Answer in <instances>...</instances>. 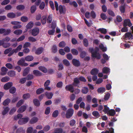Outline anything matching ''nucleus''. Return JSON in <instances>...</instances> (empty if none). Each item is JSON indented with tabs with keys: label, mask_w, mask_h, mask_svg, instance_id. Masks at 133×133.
Listing matches in <instances>:
<instances>
[{
	"label": "nucleus",
	"mask_w": 133,
	"mask_h": 133,
	"mask_svg": "<svg viewBox=\"0 0 133 133\" xmlns=\"http://www.w3.org/2000/svg\"><path fill=\"white\" fill-rule=\"evenodd\" d=\"M8 75L11 77H13L16 75L15 72L14 71H9L8 73Z\"/></svg>",
	"instance_id": "36"
},
{
	"label": "nucleus",
	"mask_w": 133,
	"mask_h": 133,
	"mask_svg": "<svg viewBox=\"0 0 133 133\" xmlns=\"http://www.w3.org/2000/svg\"><path fill=\"white\" fill-rule=\"evenodd\" d=\"M33 74L36 76H40L42 75V73L40 72L39 71L35 70L33 71Z\"/></svg>",
	"instance_id": "15"
},
{
	"label": "nucleus",
	"mask_w": 133,
	"mask_h": 133,
	"mask_svg": "<svg viewBox=\"0 0 133 133\" xmlns=\"http://www.w3.org/2000/svg\"><path fill=\"white\" fill-rule=\"evenodd\" d=\"M52 14L49 15L47 19V21L48 23L49 24L52 22Z\"/></svg>",
	"instance_id": "38"
},
{
	"label": "nucleus",
	"mask_w": 133,
	"mask_h": 133,
	"mask_svg": "<svg viewBox=\"0 0 133 133\" xmlns=\"http://www.w3.org/2000/svg\"><path fill=\"white\" fill-rule=\"evenodd\" d=\"M88 92V89L87 87H84L82 89L81 92L84 94H87Z\"/></svg>",
	"instance_id": "35"
},
{
	"label": "nucleus",
	"mask_w": 133,
	"mask_h": 133,
	"mask_svg": "<svg viewBox=\"0 0 133 133\" xmlns=\"http://www.w3.org/2000/svg\"><path fill=\"white\" fill-rule=\"evenodd\" d=\"M30 97V95L29 93H27L24 94L22 96L23 98L24 99H27Z\"/></svg>",
	"instance_id": "37"
},
{
	"label": "nucleus",
	"mask_w": 133,
	"mask_h": 133,
	"mask_svg": "<svg viewBox=\"0 0 133 133\" xmlns=\"http://www.w3.org/2000/svg\"><path fill=\"white\" fill-rule=\"evenodd\" d=\"M38 120V118L37 117H33L30 120V123L31 124L35 123Z\"/></svg>",
	"instance_id": "27"
},
{
	"label": "nucleus",
	"mask_w": 133,
	"mask_h": 133,
	"mask_svg": "<svg viewBox=\"0 0 133 133\" xmlns=\"http://www.w3.org/2000/svg\"><path fill=\"white\" fill-rule=\"evenodd\" d=\"M99 72V70L97 68L92 69L90 71V74L92 75H96Z\"/></svg>",
	"instance_id": "18"
},
{
	"label": "nucleus",
	"mask_w": 133,
	"mask_h": 133,
	"mask_svg": "<svg viewBox=\"0 0 133 133\" xmlns=\"http://www.w3.org/2000/svg\"><path fill=\"white\" fill-rule=\"evenodd\" d=\"M45 95L47 98L49 99H51L53 95V94L52 92H45Z\"/></svg>",
	"instance_id": "16"
},
{
	"label": "nucleus",
	"mask_w": 133,
	"mask_h": 133,
	"mask_svg": "<svg viewBox=\"0 0 133 133\" xmlns=\"http://www.w3.org/2000/svg\"><path fill=\"white\" fill-rule=\"evenodd\" d=\"M74 113V110L72 108L69 109L67 111L66 114V117L67 118H70L72 116Z\"/></svg>",
	"instance_id": "5"
},
{
	"label": "nucleus",
	"mask_w": 133,
	"mask_h": 133,
	"mask_svg": "<svg viewBox=\"0 0 133 133\" xmlns=\"http://www.w3.org/2000/svg\"><path fill=\"white\" fill-rule=\"evenodd\" d=\"M63 85V82L62 81H60L57 83L56 86L57 88H60L62 87Z\"/></svg>",
	"instance_id": "62"
},
{
	"label": "nucleus",
	"mask_w": 133,
	"mask_h": 133,
	"mask_svg": "<svg viewBox=\"0 0 133 133\" xmlns=\"http://www.w3.org/2000/svg\"><path fill=\"white\" fill-rule=\"evenodd\" d=\"M105 88L103 87H100L97 89V91L98 93H103L105 91Z\"/></svg>",
	"instance_id": "48"
},
{
	"label": "nucleus",
	"mask_w": 133,
	"mask_h": 133,
	"mask_svg": "<svg viewBox=\"0 0 133 133\" xmlns=\"http://www.w3.org/2000/svg\"><path fill=\"white\" fill-rule=\"evenodd\" d=\"M21 20L22 22H25L28 21V19L27 17L23 16L21 18Z\"/></svg>",
	"instance_id": "59"
},
{
	"label": "nucleus",
	"mask_w": 133,
	"mask_h": 133,
	"mask_svg": "<svg viewBox=\"0 0 133 133\" xmlns=\"http://www.w3.org/2000/svg\"><path fill=\"white\" fill-rule=\"evenodd\" d=\"M26 107L25 105H23L21 106L18 110L17 112L19 113H21L23 112L26 110Z\"/></svg>",
	"instance_id": "14"
},
{
	"label": "nucleus",
	"mask_w": 133,
	"mask_h": 133,
	"mask_svg": "<svg viewBox=\"0 0 133 133\" xmlns=\"http://www.w3.org/2000/svg\"><path fill=\"white\" fill-rule=\"evenodd\" d=\"M36 10V6L35 5L32 6L31 8L30 11L32 14L34 13Z\"/></svg>",
	"instance_id": "40"
},
{
	"label": "nucleus",
	"mask_w": 133,
	"mask_h": 133,
	"mask_svg": "<svg viewBox=\"0 0 133 133\" xmlns=\"http://www.w3.org/2000/svg\"><path fill=\"white\" fill-rule=\"evenodd\" d=\"M114 129L112 128H110L109 129V131L106 130L105 132L103 131L101 133H114Z\"/></svg>",
	"instance_id": "39"
},
{
	"label": "nucleus",
	"mask_w": 133,
	"mask_h": 133,
	"mask_svg": "<svg viewBox=\"0 0 133 133\" xmlns=\"http://www.w3.org/2000/svg\"><path fill=\"white\" fill-rule=\"evenodd\" d=\"M104 109L103 111L105 114L108 113L109 111V109L107 105H105L104 106Z\"/></svg>",
	"instance_id": "51"
},
{
	"label": "nucleus",
	"mask_w": 133,
	"mask_h": 133,
	"mask_svg": "<svg viewBox=\"0 0 133 133\" xmlns=\"http://www.w3.org/2000/svg\"><path fill=\"white\" fill-rule=\"evenodd\" d=\"M12 85V82H8L4 85V88L5 90H8L10 88Z\"/></svg>",
	"instance_id": "11"
},
{
	"label": "nucleus",
	"mask_w": 133,
	"mask_h": 133,
	"mask_svg": "<svg viewBox=\"0 0 133 133\" xmlns=\"http://www.w3.org/2000/svg\"><path fill=\"white\" fill-rule=\"evenodd\" d=\"M71 52L72 54L76 56L78 54V51L75 49H71Z\"/></svg>",
	"instance_id": "42"
},
{
	"label": "nucleus",
	"mask_w": 133,
	"mask_h": 133,
	"mask_svg": "<svg viewBox=\"0 0 133 133\" xmlns=\"http://www.w3.org/2000/svg\"><path fill=\"white\" fill-rule=\"evenodd\" d=\"M61 99L60 98H57L54 100V103L55 105H57L61 102Z\"/></svg>",
	"instance_id": "63"
},
{
	"label": "nucleus",
	"mask_w": 133,
	"mask_h": 133,
	"mask_svg": "<svg viewBox=\"0 0 133 133\" xmlns=\"http://www.w3.org/2000/svg\"><path fill=\"white\" fill-rule=\"evenodd\" d=\"M24 102V101L23 99H21L19 100L16 104V107L18 108Z\"/></svg>",
	"instance_id": "55"
},
{
	"label": "nucleus",
	"mask_w": 133,
	"mask_h": 133,
	"mask_svg": "<svg viewBox=\"0 0 133 133\" xmlns=\"http://www.w3.org/2000/svg\"><path fill=\"white\" fill-rule=\"evenodd\" d=\"M125 39L126 40L133 39V35L130 32H127L125 34Z\"/></svg>",
	"instance_id": "9"
},
{
	"label": "nucleus",
	"mask_w": 133,
	"mask_h": 133,
	"mask_svg": "<svg viewBox=\"0 0 133 133\" xmlns=\"http://www.w3.org/2000/svg\"><path fill=\"white\" fill-rule=\"evenodd\" d=\"M28 39L29 41L30 42H34L36 41L37 40L35 38L32 36H30L28 37Z\"/></svg>",
	"instance_id": "58"
},
{
	"label": "nucleus",
	"mask_w": 133,
	"mask_h": 133,
	"mask_svg": "<svg viewBox=\"0 0 133 133\" xmlns=\"http://www.w3.org/2000/svg\"><path fill=\"white\" fill-rule=\"evenodd\" d=\"M92 115L96 118H98L100 116V115L99 113L97 111H94L92 113Z\"/></svg>",
	"instance_id": "24"
},
{
	"label": "nucleus",
	"mask_w": 133,
	"mask_h": 133,
	"mask_svg": "<svg viewBox=\"0 0 133 133\" xmlns=\"http://www.w3.org/2000/svg\"><path fill=\"white\" fill-rule=\"evenodd\" d=\"M33 103L37 107H39L40 105V102L37 99H35L33 100Z\"/></svg>",
	"instance_id": "23"
},
{
	"label": "nucleus",
	"mask_w": 133,
	"mask_h": 133,
	"mask_svg": "<svg viewBox=\"0 0 133 133\" xmlns=\"http://www.w3.org/2000/svg\"><path fill=\"white\" fill-rule=\"evenodd\" d=\"M4 110L3 111L2 114L3 115H5L9 111V108L8 107H3Z\"/></svg>",
	"instance_id": "25"
},
{
	"label": "nucleus",
	"mask_w": 133,
	"mask_h": 133,
	"mask_svg": "<svg viewBox=\"0 0 133 133\" xmlns=\"http://www.w3.org/2000/svg\"><path fill=\"white\" fill-rule=\"evenodd\" d=\"M39 29L38 28H35L32 29L31 31V34L33 36H36L39 33Z\"/></svg>",
	"instance_id": "8"
},
{
	"label": "nucleus",
	"mask_w": 133,
	"mask_h": 133,
	"mask_svg": "<svg viewBox=\"0 0 133 133\" xmlns=\"http://www.w3.org/2000/svg\"><path fill=\"white\" fill-rule=\"evenodd\" d=\"M25 59L24 58H22L21 59L17 62V64L20 65H22L24 62H25Z\"/></svg>",
	"instance_id": "32"
},
{
	"label": "nucleus",
	"mask_w": 133,
	"mask_h": 133,
	"mask_svg": "<svg viewBox=\"0 0 133 133\" xmlns=\"http://www.w3.org/2000/svg\"><path fill=\"white\" fill-rule=\"evenodd\" d=\"M44 89L42 88L38 89L36 91V94L37 95H39L44 92Z\"/></svg>",
	"instance_id": "26"
},
{
	"label": "nucleus",
	"mask_w": 133,
	"mask_h": 133,
	"mask_svg": "<svg viewBox=\"0 0 133 133\" xmlns=\"http://www.w3.org/2000/svg\"><path fill=\"white\" fill-rule=\"evenodd\" d=\"M110 69L107 67H105L103 68L102 71L104 74H108L109 71Z\"/></svg>",
	"instance_id": "41"
},
{
	"label": "nucleus",
	"mask_w": 133,
	"mask_h": 133,
	"mask_svg": "<svg viewBox=\"0 0 133 133\" xmlns=\"http://www.w3.org/2000/svg\"><path fill=\"white\" fill-rule=\"evenodd\" d=\"M132 25V24L129 19H125L124 21L123 24L124 27L127 26H128L129 27H130Z\"/></svg>",
	"instance_id": "6"
},
{
	"label": "nucleus",
	"mask_w": 133,
	"mask_h": 133,
	"mask_svg": "<svg viewBox=\"0 0 133 133\" xmlns=\"http://www.w3.org/2000/svg\"><path fill=\"white\" fill-rule=\"evenodd\" d=\"M108 14L112 17H114L115 16L114 13L111 10L109 9L108 10Z\"/></svg>",
	"instance_id": "60"
},
{
	"label": "nucleus",
	"mask_w": 133,
	"mask_h": 133,
	"mask_svg": "<svg viewBox=\"0 0 133 133\" xmlns=\"http://www.w3.org/2000/svg\"><path fill=\"white\" fill-rule=\"evenodd\" d=\"M46 16H43L42 17L41 19V22L43 24H44L46 22Z\"/></svg>",
	"instance_id": "56"
},
{
	"label": "nucleus",
	"mask_w": 133,
	"mask_h": 133,
	"mask_svg": "<svg viewBox=\"0 0 133 133\" xmlns=\"http://www.w3.org/2000/svg\"><path fill=\"white\" fill-rule=\"evenodd\" d=\"M99 47L100 49H101L103 52L106 51L107 50V48L104 47L102 44H100L99 45Z\"/></svg>",
	"instance_id": "44"
},
{
	"label": "nucleus",
	"mask_w": 133,
	"mask_h": 133,
	"mask_svg": "<svg viewBox=\"0 0 133 133\" xmlns=\"http://www.w3.org/2000/svg\"><path fill=\"white\" fill-rule=\"evenodd\" d=\"M83 43L84 45L86 47H87L88 45V39L86 38H84L83 40Z\"/></svg>",
	"instance_id": "49"
},
{
	"label": "nucleus",
	"mask_w": 133,
	"mask_h": 133,
	"mask_svg": "<svg viewBox=\"0 0 133 133\" xmlns=\"http://www.w3.org/2000/svg\"><path fill=\"white\" fill-rule=\"evenodd\" d=\"M59 112L58 110H55L54 111L52 114V116L53 117L56 118L58 115Z\"/></svg>",
	"instance_id": "46"
},
{
	"label": "nucleus",
	"mask_w": 133,
	"mask_h": 133,
	"mask_svg": "<svg viewBox=\"0 0 133 133\" xmlns=\"http://www.w3.org/2000/svg\"><path fill=\"white\" fill-rule=\"evenodd\" d=\"M16 91V88L14 87H12L10 88L9 90V92L12 94L15 93Z\"/></svg>",
	"instance_id": "43"
},
{
	"label": "nucleus",
	"mask_w": 133,
	"mask_h": 133,
	"mask_svg": "<svg viewBox=\"0 0 133 133\" xmlns=\"http://www.w3.org/2000/svg\"><path fill=\"white\" fill-rule=\"evenodd\" d=\"M38 69L44 73H46L48 72L47 69L43 66H39Z\"/></svg>",
	"instance_id": "20"
},
{
	"label": "nucleus",
	"mask_w": 133,
	"mask_h": 133,
	"mask_svg": "<svg viewBox=\"0 0 133 133\" xmlns=\"http://www.w3.org/2000/svg\"><path fill=\"white\" fill-rule=\"evenodd\" d=\"M57 51V47L56 45H53L52 48V51L54 53H55Z\"/></svg>",
	"instance_id": "45"
},
{
	"label": "nucleus",
	"mask_w": 133,
	"mask_h": 133,
	"mask_svg": "<svg viewBox=\"0 0 133 133\" xmlns=\"http://www.w3.org/2000/svg\"><path fill=\"white\" fill-rule=\"evenodd\" d=\"M22 32V30L20 29L16 30L14 32V34L17 35H20Z\"/></svg>",
	"instance_id": "47"
},
{
	"label": "nucleus",
	"mask_w": 133,
	"mask_h": 133,
	"mask_svg": "<svg viewBox=\"0 0 133 133\" xmlns=\"http://www.w3.org/2000/svg\"><path fill=\"white\" fill-rule=\"evenodd\" d=\"M11 23L12 25H15L13 26V28L14 29H19L22 27V25H21V23L20 22L17 21H12L11 22Z\"/></svg>",
	"instance_id": "3"
},
{
	"label": "nucleus",
	"mask_w": 133,
	"mask_h": 133,
	"mask_svg": "<svg viewBox=\"0 0 133 133\" xmlns=\"http://www.w3.org/2000/svg\"><path fill=\"white\" fill-rule=\"evenodd\" d=\"M69 4L70 5H73L75 8H76L78 6V4L75 1L70 2L69 3Z\"/></svg>",
	"instance_id": "61"
},
{
	"label": "nucleus",
	"mask_w": 133,
	"mask_h": 133,
	"mask_svg": "<svg viewBox=\"0 0 133 133\" xmlns=\"http://www.w3.org/2000/svg\"><path fill=\"white\" fill-rule=\"evenodd\" d=\"M125 5L121 6L119 8V10L122 13H124L125 12Z\"/></svg>",
	"instance_id": "29"
},
{
	"label": "nucleus",
	"mask_w": 133,
	"mask_h": 133,
	"mask_svg": "<svg viewBox=\"0 0 133 133\" xmlns=\"http://www.w3.org/2000/svg\"><path fill=\"white\" fill-rule=\"evenodd\" d=\"M10 102V99L9 98H8L5 99L3 102V104L4 106H6L8 105Z\"/></svg>",
	"instance_id": "31"
},
{
	"label": "nucleus",
	"mask_w": 133,
	"mask_h": 133,
	"mask_svg": "<svg viewBox=\"0 0 133 133\" xmlns=\"http://www.w3.org/2000/svg\"><path fill=\"white\" fill-rule=\"evenodd\" d=\"M1 75H5L8 71V69L5 67L3 66L1 68Z\"/></svg>",
	"instance_id": "17"
},
{
	"label": "nucleus",
	"mask_w": 133,
	"mask_h": 133,
	"mask_svg": "<svg viewBox=\"0 0 133 133\" xmlns=\"http://www.w3.org/2000/svg\"><path fill=\"white\" fill-rule=\"evenodd\" d=\"M79 80L84 82H86L87 81L85 78L83 76H80L79 78L77 77L75 78L74 79V82L72 83V85L74 87L78 86V87L79 86H78L80 83Z\"/></svg>",
	"instance_id": "2"
},
{
	"label": "nucleus",
	"mask_w": 133,
	"mask_h": 133,
	"mask_svg": "<svg viewBox=\"0 0 133 133\" xmlns=\"http://www.w3.org/2000/svg\"><path fill=\"white\" fill-rule=\"evenodd\" d=\"M22 47V45L21 44L19 45L15 49H14L16 53L18 52L19 51H20Z\"/></svg>",
	"instance_id": "53"
},
{
	"label": "nucleus",
	"mask_w": 133,
	"mask_h": 133,
	"mask_svg": "<svg viewBox=\"0 0 133 133\" xmlns=\"http://www.w3.org/2000/svg\"><path fill=\"white\" fill-rule=\"evenodd\" d=\"M66 45L65 42L63 41H62L59 43L58 46L60 48H63Z\"/></svg>",
	"instance_id": "50"
},
{
	"label": "nucleus",
	"mask_w": 133,
	"mask_h": 133,
	"mask_svg": "<svg viewBox=\"0 0 133 133\" xmlns=\"http://www.w3.org/2000/svg\"><path fill=\"white\" fill-rule=\"evenodd\" d=\"M87 52L84 51H83L81 52L80 54V56L81 58H83L86 55Z\"/></svg>",
	"instance_id": "57"
},
{
	"label": "nucleus",
	"mask_w": 133,
	"mask_h": 133,
	"mask_svg": "<svg viewBox=\"0 0 133 133\" xmlns=\"http://www.w3.org/2000/svg\"><path fill=\"white\" fill-rule=\"evenodd\" d=\"M59 10L60 14H64L66 12L65 7H63L61 5H60L59 7Z\"/></svg>",
	"instance_id": "13"
},
{
	"label": "nucleus",
	"mask_w": 133,
	"mask_h": 133,
	"mask_svg": "<svg viewBox=\"0 0 133 133\" xmlns=\"http://www.w3.org/2000/svg\"><path fill=\"white\" fill-rule=\"evenodd\" d=\"M97 31H100L102 34H105L107 32L106 29L104 28H100L97 30Z\"/></svg>",
	"instance_id": "30"
},
{
	"label": "nucleus",
	"mask_w": 133,
	"mask_h": 133,
	"mask_svg": "<svg viewBox=\"0 0 133 133\" xmlns=\"http://www.w3.org/2000/svg\"><path fill=\"white\" fill-rule=\"evenodd\" d=\"M115 111L114 109H111L109 110V111L107 113L110 116H114L115 114Z\"/></svg>",
	"instance_id": "28"
},
{
	"label": "nucleus",
	"mask_w": 133,
	"mask_h": 133,
	"mask_svg": "<svg viewBox=\"0 0 133 133\" xmlns=\"http://www.w3.org/2000/svg\"><path fill=\"white\" fill-rule=\"evenodd\" d=\"M72 62L73 64L76 67H78L81 65L79 61L75 58H74L72 59Z\"/></svg>",
	"instance_id": "10"
},
{
	"label": "nucleus",
	"mask_w": 133,
	"mask_h": 133,
	"mask_svg": "<svg viewBox=\"0 0 133 133\" xmlns=\"http://www.w3.org/2000/svg\"><path fill=\"white\" fill-rule=\"evenodd\" d=\"M44 48L42 47H40L38 48L35 52V54L37 55L41 54L43 51Z\"/></svg>",
	"instance_id": "12"
},
{
	"label": "nucleus",
	"mask_w": 133,
	"mask_h": 133,
	"mask_svg": "<svg viewBox=\"0 0 133 133\" xmlns=\"http://www.w3.org/2000/svg\"><path fill=\"white\" fill-rule=\"evenodd\" d=\"M72 84H69L66 85L65 87V89L66 91H69L72 93L74 92V88Z\"/></svg>",
	"instance_id": "7"
},
{
	"label": "nucleus",
	"mask_w": 133,
	"mask_h": 133,
	"mask_svg": "<svg viewBox=\"0 0 133 133\" xmlns=\"http://www.w3.org/2000/svg\"><path fill=\"white\" fill-rule=\"evenodd\" d=\"M62 62L63 64L66 66H69L70 64V63L67 60L64 59L63 60Z\"/></svg>",
	"instance_id": "52"
},
{
	"label": "nucleus",
	"mask_w": 133,
	"mask_h": 133,
	"mask_svg": "<svg viewBox=\"0 0 133 133\" xmlns=\"http://www.w3.org/2000/svg\"><path fill=\"white\" fill-rule=\"evenodd\" d=\"M29 120V117H26L21 118L18 121V123L20 125H23L26 123Z\"/></svg>",
	"instance_id": "4"
},
{
	"label": "nucleus",
	"mask_w": 133,
	"mask_h": 133,
	"mask_svg": "<svg viewBox=\"0 0 133 133\" xmlns=\"http://www.w3.org/2000/svg\"><path fill=\"white\" fill-rule=\"evenodd\" d=\"M34 59V57L31 55H28L26 56L25 59L26 61L30 62L32 61Z\"/></svg>",
	"instance_id": "22"
},
{
	"label": "nucleus",
	"mask_w": 133,
	"mask_h": 133,
	"mask_svg": "<svg viewBox=\"0 0 133 133\" xmlns=\"http://www.w3.org/2000/svg\"><path fill=\"white\" fill-rule=\"evenodd\" d=\"M18 10H23L25 9V7L23 5H17L16 7Z\"/></svg>",
	"instance_id": "54"
},
{
	"label": "nucleus",
	"mask_w": 133,
	"mask_h": 133,
	"mask_svg": "<svg viewBox=\"0 0 133 133\" xmlns=\"http://www.w3.org/2000/svg\"><path fill=\"white\" fill-rule=\"evenodd\" d=\"M89 52L91 54V56L93 57L96 58L97 59H99L101 58V55L98 52L99 50L98 48L97 47L95 48V50H94L93 48H90L89 49Z\"/></svg>",
	"instance_id": "1"
},
{
	"label": "nucleus",
	"mask_w": 133,
	"mask_h": 133,
	"mask_svg": "<svg viewBox=\"0 0 133 133\" xmlns=\"http://www.w3.org/2000/svg\"><path fill=\"white\" fill-rule=\"evenodd\" d=\"M10 80V78L8 76H5L2 78L1 79V81L3 82H6Z\"/></svg>",
	"instance_id": "34"
},
{
	"label": "nucleus",
	"mask_w": 133,
	"mask_h": 133,
	"mask_svg": "<svg viewBox=\"0 0 133 133\" xmlns=\"http://www.w3.org/2000/svg\"><path fill=\"white\" fill-rule=\"evenodd\" d=\"M7 17L9 18H13L16 17L15 14L13 12H10L8 13L7 15Z\"/></svg>",
	"instance_id": "21"
},
{
	"label": "nucleus",
	"mask_w": 133,
	"mask_h": 133,
	"mask_svg": "<svg viewBox=\"0 0 133 133\" xmlns=\"http://www.w3.org/2000/svg\"><path fill=\"white\" fill-rule=\"evenodd\" d=\"M55 131L57 133H62L63 132V129L61 128H56Z\"/></svg>",
	"instance_id": "64"
},
{
	"label": "nucleus",
	"mask_w": 133,
	"mask_h": 133,
	"mask_svg": "<svg viewBox=\"0 0 133 133\" xmlns=\"http://www.w3.org/2000/svg\"><path fill=\"white\" fill-rule=\"evenodd\" d=\"M30 69V68L29 67H27L24 70L23 74V76H26L28 74L29 71Z\"/></svg>",
	"instance_id": "19"
},
{
	"label": "nucleus",
	"mask_w": 133,
	"mask_h": 133,
	"mask_svg": "<svg viewBox=\"0 0 133 133\" xmlns=\"http://www.w3.org/2000/svg\"><path fill=\"white\" fill-rule=\"evenodd\" d=\"M33 23L32 22H30L26 26V28L27 29H30L33 26Z\"/></svg>",
	"instance_id": "33"
}]
</instances>
